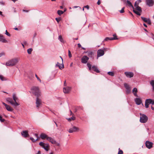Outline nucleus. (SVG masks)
Returning <instances> with one entry per match:
<instances>
[{
    "label": "nucleus",
    "instance_id": "1",
    "mask_svg": "<svg viewBox=\"0 0 154 154\" xmlns=\"http://www.w3.org/2000/svg\"><path fill=\"white\" fill-rule=\"evenodd\" d=\"M12 97L14 101L11 98L8 97L6 99V101L14 106H16L19 105L20 104L17 102V100H18V98L15 94L14 93L13 94Z\"/></svg>",
    "mask_w": 154,
    "mask_h": 154
},
{
    "label": "nucleus",
    "instance_id": "2",
    "mask_svg": "<svg viewBox=\"0 0 154 154\" xmlns=\"http://www.w3.org/2000/svg\"><path fill=\"white\" fill-rule=\"evenodd\" d=\"M32 93L37 97H39L40 95V91L38 87L33 86L31 88Z\"/></svg>",
    "mask_w": 154,
    "mask_h": 154
},
{
    "label": "nucleus",
    "instance_id": "3",
    "mask_svg": "<svg viewBox=\"0 0 154 154\" xmlns=\"http://www.w3.org/2000/svg\"><path fill=\"white\" fill-rule=\"evenodd\" d=\"M18 61V60L17 58L12 59L6 63V65L9 66H12L15 65Z\"/></svg>",
    "mask_w": 154,
    "mask_h": 154
},
{
    "label": "nucleus",
    "instance_id": "4",
    "mask_svg": "<svg viewBox=\"0 0 154 154\" xmlns=\"http://www.w3.org/2000/svg\"><path fill=\"white\" fill-rule=\"evenodd\" d=\"M134 6L135 8V9L133 8V12L138 15H140L141 13L142 12L141 8L138 5L134 4Z\"/></svg>",
    "mask_w": 154,
    "mask_h": 154
},
{
    "label": "nucleus",
    "instance_id": "5",
    "mask_svg": "<svg viewBox=\"0 0 154 154\" xmlns=\"http://www.w3.org/2000/svg\"><path fill=\"white\" fill-rule=\"evenodd\" d=\"M140 121L141 123H145L146 122L148 119V117L144 114H140Z\"/></svg>",
    "mask_w": 154,
    "mask_h": 154
},
{
    "label": "nucleus",
    "instance_id": "6",
    "mask_svg": "<svg viewBox=\"0 0 154 154\" xmlns=\"http://www.w3.org/2000/svg\"><path fill=\"white\" fill-rule=\"evenodd\" d=\"M79 130V128L75 126H73L72 128L69 129L68 131L69 133H72L74 132L78 131Z\"/></svg>",
    "mask_w": 154,
    "mask_h": 154
},
{
    "label": "nucleus",
    "instance_id": "7",
    "mask_svg": "<svg viewBox=\"0 0 154 154\" xmlns=\"http://www.w3.org/2000/svg\"><path fill=\"white\" fill-rule=\"evenodd\" d=\"M39 145L40 146L44 148L46 151H48L49 147V146L48 144H45L43 142H41L39 143Z\"/></svg>",
    "mask_w": 154,
    "mask_h": 154
},
{
    "label": "nucleus",
    "instance_id": "8",
    "mask_svg": "<svg viewBox=\"0 0 154 154\" xmlns=\"http://www.w3.org/2000/svg\"><path fill=\"white\" fill-rule=\"evenodd\" d=\"M36 107L38 109L42 105V101L41 100L39 99L38 97L36 98Z\"/></svg>",
    "mask_w": 154,
    "mask_h": 154
},
{
    "label": "nucleus",
    "instance_id": "9",
    "mask_svg": "<svg viewBox=\"0 0 154 154\" xmlns=\"http://www.w3.org/2000/svg\"><path fill=\"white\" fill-rule=\"evenodd\" d=\"M145 144L146 147L149 149H150L152 147V143L149 141H146L145 143Z\"/></svg>",
    "mask_w": 154,
    "mask_h": 154
},
{
    "label": "nucleus",
    "instance_id": "10",
    "mask_svg": "<svg viewBox=\"0 0 154 154\" xmlns=\"http://www.w3.org/2000/svg\"><path fill=\"white\" fill-rule=\"evenodd\" d=\"M89 59V58L87 56H84L81 59V62L83 63H86Z\"/></svg>",
    "mask_w": 154,
    "mask_h": 154
},
{
    "label": "nucleus",
    "instance_id": "11",
    "mask_svg": "<svg viewBox=\"0 0 154 154\" xmlns=\"http://www.w3.org/2000/svg\"><path fill=\"white\" fill-rule=\"evenodd\" d=\"M104 54V51L102 49H99L97 52V57L103 56Z\"/></svg>",
    "mask_w": 154,
    "mask_h": 154
},
{
    "label": "nucleus",
    "instance_id": "12",
    "mask_svg": "<svg viewBox=\"0 0 154 154\" xmlns=\"http://www.w3.org/2000/svg\"><path fill=\"white\" fill-rule=\"evenodd\" d=\"M113 36L114 37H106L104 41H108L109 40H113L118 39L116 35L114 34Z\"/></svg>",
    "mask_w": 154,
    "mask_h": 154
},
{
    "label": "nucleus",
    "instance_id": "13",
    "mask_svg": "<svg viewBox=\"0 0 154 154\" xmlns=\"http://www.w3.org/2000/svg\"><path fill=\"white\" fill-rule=\"evenodd\" d=\"M146 4L149 7L152 6L154 4L153 0H146Z\"/></svg>",
    "mask_w": 154,
    "mask_h": 154
},
{
    "label": "nucleus",
    "instance_id": "14",
    "mask_svg": "<svg viewBox=\"0 0 154 154\" xmlns=\"http://www.w3.org/2000/svg\"><path fill=\"white\" fill-rule=\"evenodd\" d=\"M152 100L151 99H147L145 100V106L146 108H148L149 107V105L151 104Z\"/></svg>",
    "mask_w": 154,
    "mask_h": 154
},
{
    "label": "nucleus",
    "instance_id": "15",
    "mask_svg": "<svg viewBox=\"0 0 154 154\" xmlns=\"http://www.w3.org/2000/svg\"><path fill=\"white\" fill-rule=\"evenodd\" d=\"M125 74L127 77L130 78L132 77L134 75L133 72H125Z\"/></svg>",
    "mask_w": 154,
    "mask_h": 154
},
{
    "label": "nucleus",
    "instance_id": "16",
    "mask_svg": "<svg viewBox=\"0 0 154 154\" xmlns=\"http://www.w3.org/2000/svg\"><path fill=\"white\" fill-rule=\"evenodd\" d=\"M124 86L126 89V92L127 94H129L131 91V88L130 86L127 83H125Z\"/></svg>",
    "mask_w": 154,
    "mask_h": 154
},
{
    "label": "nucleus",
    "instance_id": "17",
    "mask_svg": "<svg viewBox=\"0 0 154 154\" xmlns=\"http://www.w3.org/2000/svg\"><path fill=\"white\" fill-rule=\"evenodd\" d=\"M2 104L5 106L6 109L8 111L11 112L13 110V109L9 106L7 105L4 102H2Z\"/></svg>",
    "mask_w": 154,
    "mask_h": 154
},
{
    "label": "nucleus",
    "instance_id": "18",
    "mask_svg": "<svg viewBox=\"0 0 154 154\" xmlns=\"http://www.w3.org/2000/svg\"><path fill=\"white\" fill-rule=\"evenodd\" d=\"M71 90V88L69 87H66L63 88V91L64 93H69Z\"/></svg>",
    "mask_w": 154,
    "mask_h": 154
},
{
    "label": "nucleus",
    "instance_id": "19",
    "mask_svg": "<svg viewBox=\"0 0 154 154\" xmlns=\"http://www.w3.org/2000/svg\"><path fill=\"white\" fill-rule=\"evenodd\" d=\"M60 57L61 58V59L62 60V64L61 65L62 66H61L59 65L60 64L58 62H57V64L56 65V66L59 67V68L60 69H61L63 68H64V65L63 64V58L61 56H60Z\"/></svg>",
    "mask_w": 154,
    "mask_h": 154
},
{
    "label": "nucleus",
    "instance_id": "20",
    "mask_svg": "<svg viewBox=\"0 0 154 154\" xmlns=\"http://www.w3.org/2000/svg\"><path fill=\"white\" fill-rule=\"evenodd\" d=\"M21 134L23 136L26 137L29 136L28 131H24L21 132Z\"/></svg>",
    "mask_w": 154,
    "mask_h": 154
},
{
    "label": "nucleus",
    "instance_id": "21",
    "mask_svg": "<svg viewBox=\"0 0 154 154\" xmlns=\"http://www.w3.org/2000/svg\"><path fill=\"white\" fill-rule=\"evenodd\" d=\"M134 100L136 104L137 105H139L142 103V101L140 98H136Z\"/></svg>",
    "mask_w": 154,
    "mask_h": 154
},
{
    "label": "nucleus",
    "instance_id": "22",
    "mask_svg": "<svg viewBox=\"0 0 154 154\" xmlns=\"http://www.w3.org/2000/svg\"><path fill=\"white\" fill-rule=\"evenodd\" d=\"M0 42L5 43L8 42V41L4 37L1 35H0Z\"/></svg>",
    "mask_w": 154,
    "mask_h": 154
},
{
    "label": "nucleus",
    "instance_id": "23",
    "mask_svg": "<svg viewBox=\"0 0 154 154\" xmlns=\"http://www.w3.org/2000/svg\"><path fill=\"white\" fill-rule=\"evenodd\" d=\"M70 113H71V115H72V117H71L70 118L67 119L68 120V121H71L72 120H74L75 119V117L74 116H73L74 115L72 113V112L71 111V110H70Z\"/></svg>",
    "mask_w": 154,
    "mask_h": 154
},
{
    "label": "nucleus",
    "instance_id": "24",
    "mask_svg": "<svg viewBox=\"0 0 154 154\" xmlns=\"http://www.w3.org/2000/svg\"><path fill=\"white\" fill-rule=\"evenodd\" d=\"M40 137L42 139H44L45 138H46L47 139L48 136L46 134L42 133L40 134Z\"/></svg>",
    "mask_w": 154,
    "mask_h": 154
},
{
    "label": "nucleus",
    "instance_id": "25",
    "mask_svg": "<svg viewBox=\"0 0 154 154\" xmlns=\"http://www.w3.org/2000/svg\"><path fill=\"white\" fill-rule=\"evenodd\" d=\"M132 92L135 96L137 97H138L137 94V90L136 88H134V89L132 90Z\"/></svg>",
    "mask_w": 154,
    "mask_h": 154
},
{
    "label": "nucleus",
    "instance_id": "26",
    "mask_svg": "<svg viewBox=\"0 0 154 154\" xmlns=\"http://www.w3.org/2000/svg\"><path fill=\"white\" fill-rule=\"evenodd\" d=\"M47 140L50 142L52 143L53 144L54 143L55 140L52 137H48Z\"/></svg>",
    "mask_w": 154,
    "mask_h": 154
},
{
    "label": "nucleus",
    "instance_id": "27",
    "mask_svg": "<svg viewBox=\"0 0 154 154\" xmlns=\"http://www.w3.org/2000/svg\"><path fill=\"white\" fill-rule=\"evenodd\" d=\"M92 69L94 71L97 73H99L100 72L97 67L96 66H93L92 67Z\"/></svg>",
    "mask_w": 154,
    "mask_h": 154
},
{
    "label": "nucleus",
    "instance_id": "28",
    "mask_svg": "<svg viewBox=\"0 0 154 154\" xmlns=\"http://www.w3.org/2000/svg\"><path fill=\"white\" fill-rule=\"evenodd\" d=\"M87 52L88 56L90 57H92L93 54V52L91 51H89Z\"/></svg>",
    "mask_w": 154,
    "mask_h": 154
},
{
    "label": "nucleus",
    "instance_id": "29",
    "mask_svg": "<svg viewBox=\"0 0 154 154\" xmlns=\"http://www.w3.org/2000/svg\"><path fill=\"white\" fill-rule=\"evenodd\" d=\"M126 2V5H128L130 7H132L133 8H134V7L133 5H132L131 3L129 1L127 0Z\"/></svg>",
    "mask_w": 154,
    "mask_h": 154
},
{
    "label": "nucleus",
    "instance_id": "30",
    "mask_svg": "<svg viewBox=\"0 0 154 154\" xmlns=\"http://www.w3.org/2000/svg\"><path fill=\"white\" fill-rule=\"evenodd\" d=\"M0 79L2 81H5L6 80V79L3 75H0Z\"/></svg>",
    "mask_w": 154,
    "mask_h": 154
},
{
    "label": "nucleus",
    "instance_id": "31",
    "mask_svg": "<svg viewBox=\"0 0 154 154\" xmlns=\"http://www.w3.org/2000/svg\"><path fill=\"white\" fill-rule=\"evenodd\" d=\"M64 13V12L61 11V10H58L57 11V14H58L60 16L62 14H63Z\"/></svg>",
    "mask_w": 154,
    "mask_h": 154
},
{
    "label": "nucleus",
    "instance_id": "32",
    "mask_svg": "<svg viewBox=\"0 0 154 154\" xmlns=\"http://www.w3.org/2000/svg\"><path fill=\"white\" fill-rule=\"evenodd\" d=\"M150 84L152 86V88H154V80H152L150 81Z\"/></svg>",
    "mask_w": 154,
    "mask_h": 154
},
{
    "label": "nucleus",
    "instance_id": "33",
    "mask_svg": "<svg viewBox=\"0 0 154 154\" xmlns=\"http://www.w3.org/2000/svg\"><path fill=\"white\" fill-rule=\"evenodd\" d=\"M32 49L29 48L27 50V53L29 54H30L31 53L32 51Z\"/></svg>",
    "mask_w": 154,
    "mask_h": 154
},
{
    "label": "nucleus",
    "instance_id": "34",
    "mask_svg": "<svg viewBox=\"0 0 154 154\" xmlns=\"http://www.w3.org/2000/svg\"><path fill=\"white\" fill-rule=\"evenodd\" d=\"M141 18L142 19V20L145 22H146L149 19V18H146L142 17H141Z\"/></svg>",
    "mask_w": 154,
    "mask_h": 154
},
{
    "label": "nucleus",
    "instance_id": "35",
    "mask_svg": "<svg viewBox=\"0 0 154 154\" xmlns=\"http://www.w3.org/2000/svg\"><path fill=\"white\" fill-rule=\"evenodd\" d=\"M58 39L59 40H60V41L61 42H63V40L62 38V37L61 36V35H59V37H58Z\"/></svg>",
    "mask_w": 154,
    "mask_h": 154
},
{
    "label": "nucleus",
    "instance_id": "36",
    "mask_svg": "<svg viewBox=\"0 0 154 154\" xmlns=\"http://www.w3.org/2000/svg\"><path fill=\"white\" fill-rule=\"evenodd\" d=\"M35 136L36 137V139H35L36 141L38 140H39L40 138L38 136V134H34Z\"/></svg>",
    "mask_w": 154,
    "mask_h": 154
},
{
    "label": "nucleus",
    "instance_id": "37",
    "mask_svg": "<svg viewBox=\"0 0 154 154\" xmlns=\"http://www.w3.org/2000/svg\"><path fill=\"white\" fill-rule=\"evenodd\" d=\"M123 153V151L121 150L120 148L119 149V152L118 154H122Z\"/></svg>",
    "mask_w": 154,
    "mask_h": 154
},
{
    "label": "nucleus",
    "instance_id": "38",
    "mask_svg": "<svg viewBox=\"0 0 154 154\" xmlns=\"http://www.w3.org/2000/svg\"><path fill=\"white\" fill-rule=\"evenodd\" d=\"M87 66H88V67L89 69L90 70H91V64H90V63H88L87 64Z\"/></svg>",
    "mask_w": 154,
    "mask_h": 154
},
{
    "label": "nucleus",
    "instance_id": "39",
    "mask_svg": "<svg viewBox=\"0 0 154 154\" xmlns=\"http://www.w3.org/2000/svg\"><path fill=\"white\" fill-rule=\"evenodd\" d=\"M141 2V0H139L138 1H136L135 3V4L136 5H138Z\"/></svg>",
    "mask_w": 154,
    "mask_h": 154
},
{
    "label": "nucleus",
    "instance_id": "40",
    "mask_svg": "<svg viewBox=\"0 0 154 154\" xmlns=\"http://www.w3.org/2000/svg\"><path fill=\"white\" fill-rule=\"evenodd\" d=\"M108 74L110 75L111 76H113L114 75V73L111 72H108Z\"/></svg>",
    "mask_w": 154,
    "mask_h": 154
},
{
    "label": "nucleus",
    "instance_id": "41",
    "mask_svg": "<svg viewBox=\"0 0 154 154\" xmlns=\"http://www.w3.org/2000/svg\"><path fill=\"white\" fill-rule=\"evenodd\" d=\"M124 8H125L124 7H123V8L122 9H121V10L119 11V12L120 13H123L125 11H124Z\"/></svg>",
    "mask_w": 154,
    "mask_h": 154
},
{
    "label": "nucleus",
    "instance_id": "42",
    "mask_svg": "<svg viewBox=\"0 0 154 154\" xmlns=\"http://www.w3.org/2000/svg\"><path fill=\"white\" fill-rule=\"evenodd\" d=\"M146 23H147L148 24L150 25L151 23V21L149 19H149L147 20Z\"/></svg>",
    "mask_w": 154,
    "mask_h": 154
},
{
    "label": "nucleus",
    "instance_id": "43",
    "mask_svg": "<svg viewBox=\"0 0 154 154\" xmlns=\"http://www.w3.org/2000/svg\"><path fill=\"white\" fill-rule=\"evenodd\" d=\"M54 143H53V144H55L56 146H60V144L59 143H57L56 142L55 140L54 141Z\"/></svg>",
    "mask_w": 154,
    "mask_h": 154
},
{
    "label": "nucleus",
    "instance_id": "44",
    "mask_svg": "<svg viewBox=\"0 0 154 154\" xmlns=\"http://www.w3.org/2000/svg\"><path fill=\"white\" fill-rule=\"evenodd\" d=\"M0 121L2 122H3L5 121V119H2L1 116H0Z\"/></svg>",
    "mask_w": 154,
    "mask_h": 154
},
{
    "label": "nucleus",
    "instance_id": "45",
    "mask_svg": "<svg viewBox=\"0 0 154 154\" xmlns=\"http://www.w3.org/2000/svg\"><path fill=\"white\" fill-rule=\"evenodd\" d=\"M55 20L57 21L58 23L59 22L61 18H56L55 19Z\"/></svg>",
    "mask_w": 154,
    "mask_h": 154
},
{
    "label": "nucleus",
    "instance_id": "46",
    "mask_svg": "<svg viewBox=\"0 0 154 154\" xmlns=\"http://www.w3.org/2000/svg\"><path fill=\"white\" fill-rule=\"evenodd\" d=\"M35 77H36V78H37V80L39 81L40 82H41V80H40V79H39V77H38V76H37V75L36 74H35Z\"/></svg>",
    "mask_w": 154,
    "mask_h": 154
},
{
    "label": "nucleus",
    "instance_id": "47",
    "mask_svg": "<svg viewBox=\"0 0 154 154\" xmlns=\"http://www.w3.org/2000/svg\"><path fill=\"white\" fill-rule=\"evenodd\" d=\"M5 34L8 36H11V35L10 34H9L7 31V30H6V31H5Z\"/></svg>",
    "mask_w": 154,
    "mask_h": 154
},
{
    "label": "nucleus",
    "instance_id": "48",
    "mask_svg": "<svg viewBox=\"0 0 154 154\" xmlns=\"http://www.w3.org/2000/svg\"><path fill=\"white\" fill-rule=\"evenodd\" d=\"M68 53H69V57L70 58L72 57V54H71V53L69 50L68 51Z\"/></svg>",
    "mask_w": 154,
    "mask_h": 154
},
{
    "label": "nucleus",
    "instance_id": "49",
    "mask_svg": "<svg viewBox=\"0 0 154 154\" xmlns=\"http://www.w3.org/2000/svg\"><path fill=\"white\" fill-rule=\"evenodd\" d=\"M30 139L33 142H34L36 141L35 140L33 137H30Z\"/></svg>",
    "mask_w": 154,
    "mask_h": 154
},
{
    "label": "nucleus",
    "instance_id": "50",
    "mask_svg": "<svg viewBox=\"0 0 154 154\" xmlns=\"http://www.w3.org/2000/svg\"><path fill=\"white\" fill-rule=\"evenodd\" d=\"M84 8H87L88 9H89V6L88 5H86V6H85L84 7Z\"/></svg>",
    "mask_w": 154,
    "mask_h": 154
},
{
    "label": "nucleus",
    "instance_id": "51",
    "mask_svg": "<svg viewBox=\"0 0 154 154\" xmlns=\"http://www.w3.org/2000/svg\"><path fill=\"white\" fill-rule=\"evenodd\" d=\"M5 55V54L4 53H0V57H1Z\"/></svg>",
    "mask_w": 154,
    "mask_h": 154
},
{
    "label": "nucleus",
    "instance_id": "52",
    "mask_svg": "<svg viewBox=\"0 0 154 154\" xmlns=\"http://www.w3.org/2000/svg\"><path fill=\"white\" fill-rule=\"evenodd\" d=\"M23 44L24 45H27V42L26 41H23Z\"/></svg>",
    "mask_w": 154,
    "mask_h": 154
},
{
    "label": "nucleus",
    "instance_id": "53",
    "mask_svg": "<svg viewBox=\"0 0 154 154\" xmlns=\"http://www.w3.org/2000/svg\"><path fill=\"white\" fill-rule=\"evenodd\" d=\"M97 4L98 5H100V0H98L97 2Z\"/></svg>",
    "mask_w": 154,
    "mask_h": 154
},
{
    "label": "nucleus",
    "instance_id": "54",
    "mask_svg": "<svg viewBox=\"0 0 154 154\" xmlns=\"http://www.w3.org/2000/svg\"><path fill=\"white\" fill-rule=\"evenodd\" d=\"M152 102H151V104H152V105H154V100H152V101H151Z\"/></svg>",
    "mask_w": 154,
    "mask_h": 154
},
{
    "label": "nucleus",
    "instance_id": "55",
    "mask_svg": "<svg viewBox=\"0 0 154 154\" xmlns=\"http://www.w3.org/2000/svg\"><path fill=\"white\" fill-rule=\"evenodd\" d=\"M78 47H79V48H80L81 47V45H80V44L79 43L78 44Z\"/></svg>",
    "mask_w": 154,
    "mask_h": 154
},
{
    "label": "nucleus",
    "instance_id": "56",
    "mask_svg": "<svg viewBox=\"0 0 154 154\" xmlns=\"http://www.w3.org/2000/svg\"><path fill=\"white\" fill-rule=\"evenodd\" d=\"M0 15H1L2 16H3V15L2 14V12L1 11H0Z\"/></svg>",
    "mask_w": 154,
    "mask_h": 154
},
{
    "label": "nucleus",
    "instance_id": "57",
    "mask_svg": "<svg viewBox=\"0 0 154 154\" xmlns=\"http://www.w3.org/2000/svg\"><path fill=\"white\" fill-rule=\"evenodd\" d=\"M21 44V45H22L23 48H24V45L23 43H22Z\"/></svg>",
    "mask_w": 154,
    "mask_h": 154
},
{
    "label": "nucleus",
    "instance_id": "58",
    "mask_svg": "<svg viewBox=\"0 0 154 154\" xmlns=\"http://www.w3.org/2000/svg\"><path fill=\"white\" fill-rule=\"evenodd\" d=\"M37 154H41V152L40 151H38V153Z\"/></svg>",
    "mask_w": 154,
    "mask_h": 154
},
{
    "label": "nucleus",
    "instance_id": "59",
    "mask_svg": "<svg viewBox=\"0 0 154 154\" xmlns=\"http://www.w3.org/2000/svg\"><path fill=\"white\" fill-rule=\"evenodd\" d=\"M143 25L146 27H147V26L146 25V24H145V23H144L143 24Z\"/></svg>",
    "mask_w": 154,
    "mask_h": 154
},
{
    "label": "nucleus",
    "instance_id": "60",
    "mask_svg": "<svg viewBox=\"0 0 154 154\" xmlns=\"http://www.w3.org/2000/svg\"><path fill=\"white\" fill-rule=\"evenodd\" d=\"M17 0H11L13 2H15L17 1Z\"/></svg>",
    "mask_w": 154,
    "mask_h": 154
},
{
    "label": "nucleus",
    "instance_id": "61",
    "mask_svg": "<svg viewBox=\"0 0 154 154\" xmlns=\"http://www.w3.org/2000/svg\"><path fill=\"white\" fill-rule=\"evenodd\" d=\"M23 11H25V12H28V11H27V10H23Z\"/></svg>",
    "mask_w": 154,
    "mask_h": 154
},
{
    "label": "nucleus",
    "instance_id": "62",
    "mask_svg": "<svg viewBox=\"0 0 154 154\" xmlns=\"http://www.w3.org/2000/svg\"><path fill=\"white\" fill-rule=\"evenodd\" d=\"M66 11V8H64V11L63 12H65V11Z\"/></svg>",
    "mask_w": 154,
    "mask_h": 154
},
{
    "label": "nucleus",
    "instance_id": "63",
    "mask_svg": "<svg viewBox=\"0 0 154 154\" xmlns=\"http://www.w3.org/2000/svg\"><path fill=\"white\" fill-rule=\"evenodd\" d=\"M151 109H152V110H154V107H152V106H151Z\"/></svg>",
    "mask_w": 154,
    "mask_h": 154
},
{
    "label": "nucleus",
    "instance_id": "64",
    "mask_svg": "<svg viewBox=\"0 0 154 154\" xmlns=\"http://www.w3.org/2000/svg\"><path fill=\"white\" fill-rule=\"evenodd\" d=\"M14 29L15 30H18V29L17 28H14Z\"/></svg>",
    "mask_w": 154,
    "mask_h": 154
}]
</instances>
